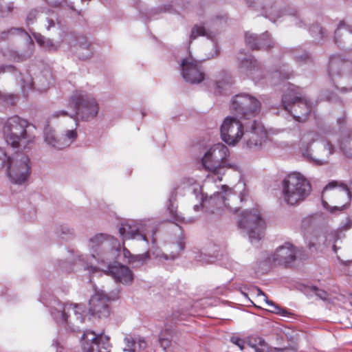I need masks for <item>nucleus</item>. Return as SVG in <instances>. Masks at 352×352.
<instances>
[{"mask_svg": "<svg viewBox=\"0 0 352 352\" xmlns=\"http://www.w3.org/2000/svg\"><path fill=\"white\" fill-rule=\"evenodd\" d=\"M229 155L228 148L222 143L211 146L204 154L201 162L206 169L211 173L207 176L204 185L199 186L195 184L192 188L196 198L201 201V206L206 208L207 212L217 215L226 212H236L239 206L236 205L238 197L234 194L233 190L226 185H222L220 190L208 197L204 189L210 185L217 177L219 181L222 180L224 174L223 170L226 166V160Z\"/></svg>", "mask_w": 352, "mask_h": 352, "instance_id": "obj_1", "label": "nucleus"}, {"mask_svg": "<svg viewBox=\"0 0 352 352\" xmlns=\"http://www.w3.org/2000/svg\"><path fill=\"white\" fill-rule=\"evenodd\" d=\"M34 129L32 124L19 116L8 118L2 126L3 137L7 144L13 148H23L34 141V136L31 134V130Z\"/></svg>", "mask_w": 352, "mask_h": 352, "instance_id": "obj_2", "label": "nucleus"}, {"mask_svg": "<svg viewBox=\"0 0 352 352\" xmlns=\"http://www.w3.org/2000/svg\"><path fill=\"white\" fill-rule=\"evenodd\" d=\"M318 134L314 131L304 133L300 140V149L302 155L316 165H322L328 162L329 156L334 152V146L327 140H321L314 145L310 152L311 143L318 139Z\"/></svg>", "mask_w": 352, "mask_h": 352, "instance_id": "obj_3", "label": "nucleus"}, {"mask_svg": "<svg viewBox=\"0 0 352 352\" xmlns=\"http://www.w3.org/2000/svg\"><path fill=\"white\" fill-rule=\"evenodd\" d=\"M282 195L284 201L294 206L303 201L310 194L309 182L300 173L289 174L282 182Z\"/></svg>", "mask_w": 352, "mask_h": 352, "instance_id": "obj_4", "label": "nucleus"}, {"mask_svg": "<svg viewBox=\"0 0 352 352\" xmlns=\"http://www.w3.org/2000/svg\"><path fill=\"white\" fill-rule=\"evenodd\" d=\"M87 245L91 253L90 258L98 263H105L116 257L120 243L113 236L99 234L90 238Z\"/></svg>", "mask_w": 352, "mask_h": 352, "instance_id": "obj_5", "label": "nucleus"}, {"mask_svg": "<svg viewBox=\"0 0 352 352\" xmlns=\"http://www.w3.org/2000/svg\"><path fill=\"white\" fill-rule=\"evenodd\" d=\"M0 166H6L7 175L11 183L22 185L25 183L30 175L31 166L27 156L11 159L7 156L5 151L0 148Z\"/></svg>", "mask_w": 352, "mask_h": 352, "instance_id": "obj_6", "label": "nucleus"}, {"mask_svg": "<svg viewBox=\"0 0 352 352\" xmlns=\"http://www.w3.org/2000/svg\"><path fill=\"white\" fill-rule=\"evenodd\" d=\"M282 105L298 122L305 121L311 110V104L294 85H289L287 92L283 96Z\"/></svg>", "mask_w": 352, "mask_h": 352, "instance_id": "obj_7", "label": "nucleus"}, {"mask_svg": "<svg viewBox=\"0 0 352 352\" xmlns=\"http://www.w3.org/2000/svg\"><path fill=\"white\" fill-rule=\"evenodd\" d=\"M51 314L56 322L70 325L73 329L84 322L85 309L81 305L55 302Z\"/></svg>", "mask_w": 352, "mask_h": 352, "instance_id": "obj_8", "label": "nucleus"}, {"mask_svg": "<svg viewBox=\"0 0 352 352\" xmlns=\"http://www.w3.org/2000/svg\"><path fill=\"white\" fill-rule=\"evenodd\" d=\"M69 101L76 109V115L83 121L93 120L98 113L99 105L97 100L84 91H74Z\"/></svg>", "mask_w": 352, "mask_h": 352, "instance_id": "obj_9", "label": "nucleus"}, {"mask_svg": "<svg viewBox=\"0 0 352 352\" xmlns=\"http://www.w3.org/2000/svg\"><path fill=\"white\" fill-rule=\"evenodd\" d=\"M230 109L237 118L248 119L260 111L261 102L254 96L240 94L232 100Z\"/></svg>", "mask_w": 352, "mask_h": 352, "instance_id": "obj_10", "label": "nucleus"}, {"mask_svg": "<svg viewBox=\"0 0 352 352\" xmlns=\"http://www.w3.org/2000/svg\"><path fill=\"white\" fill-rule=\"evenodd\" d=\"M119 233L124 239H133L143 241L148 244L150 238L153 243L155 242V228L149 221L135 224L122 223L119 228Z\"/></svg>", "mask_w": 352, "mask_h": 352, "instance_id": "obj_11", "label": "nucleus"}, {"mask_svg": "<svg viewBox=\"0 0 352 352\" xmlns=\"http://www.w3.org/2000/svg\"><path fill=\"white\" fill-rule=\"evenodd\" d=\"M239 225L247 230L252 243L258 241L264 236L265 223L257 209L245 212Z\"/></svg>", "mask_w": 352, "mask_h": 352, "instance_id": "obj_12", "label": "nucleus"}, {"mask_svg": "<svg viewBox=\"0 0 352 352\" xmlns=\"http://www.w3.org/2000/svg\"><path fill=\"white\" fill-rule=\"evenodd\" d=\"M21 34L27 39V44L23 50L19 52L10 50L3 52V56H8L10 60L16 62H22L30 58L33 54L34 45L30 36L21 28H11L8 31H3L0 33V42L7 39L10 35Z\"/></svg>", "mask_w": 352, "mask_h": 352, "instance_id": "obj_13", "label": "nucleus"}, {"mask_svg": "<svg viewBox=\"0 0 352 352\" xmlns=\"http://www.w3.org/2000/svg\"><path fill=\"white\" fill-rule=\"evenodd\" d=\"M220 131L222 140L230 146H235L245 134L243 124L233 116L224 119Z\"/></svg>", "mask_w": 352, "mask_h": 352, "instance_id": "obj_14", "label": "nucleus"}, {"mask_svg": "<svg viewBox=\"0 0 352 352\" xmlns=\"http://www.w3.org/2000/svg\"><path fill=\"white\" fill-rule=\"evenodd\" d=\"M80 342L83 352H110L109 338L107 336L86 331L82 334Z\"/></svg>", "mask_w": 352, "mask_h": 352, "instance_id": "obj_15", "label": "nucleus"}, {"mask_svg": "<svg viewBox=\"0 0 352 352\" xmlns=\"http://www.w3.org/2000/svg\"><path fill=\"white\" fill-rule=\"evenodd\" d=\"M53 76L52 72L45 69L32 79L29 75L25 76L22 79L21 87L23 91L34 88L38 91H46L52 85Z\"/></svg>", "mask_w": 352, "mask_h": 352, "instance_id": "obj_16", "label": "nucleus"}, {"mask_svg": "<svg viewBox=\"0 0 352 352\" xmlns=\"http://www.w3.org/2000/svg\"><path fill=\"white\" fill-rule=\"evenodd\" d=\"M333 190L332 194L333 196L341 197L344 199V203H340L338 206H335L331 210V212H333L336 210H343L346 208V206L349 204L351 197L352 195V183L351 185L350 189L344 184H341L338 186V183L336 182H330L328 185H327L323 191H322V199L324 197V195L329 190ZM322 204L324 208L328 207V204L327 201L322 199Z\"/></svg>", "mask_w": 352, "mask_h": 352, "instance_id": "obj_17", "label": "nucleus"}, {"mask_svg": "<svg viewBox=\"0 0 352 352\" xmlns=\"http://www.w3.org/2000/svg\"><path fill=\"white\" fill-rule=\"evenodd\" d=\"M116 298L107 296L103 291H97L89 302V310L92 315L99 318L107 317L109 314V302Z\"/></svg>", "mask_w": 352, "mask_h": 352, "instance_id": "obj_18", "label": "nucleus"}, {"mask_svg": "<svg viewBox=\"0 0 352 352\" xmlns=\"http://www.w3.org/2000/svg\"><path fill=\"white\" fill-rule=\"evenodd\" d=\"M267 140V132L259 122H254L251 130L245 133L247 146L252 150H258Z\"/></svg>", "mask_w": 352, "mask_h": 352, "instance_id": "obj_19", "label": "nucleus"}, {"mask_svg": "<svg viewBox=\"0 0 352 352\" xmlns=\"http://www.w3.org/2000/svg\"><path fill=\"white\" fill-rule=\"evenodd\" d=\"M182 71L184 79L190 83H199L204 80V74L199 67V63L192 58L182 60Z\"/></svg>", "mask_w": 352, "mask_h": 352, "instance_id": "obj_20", "label": "nucleus"}, {"mask_svg": "<svg viewBox=\"0 0 352 352\" xmlns=\"http://www.w3.org/2000/svg\"><path fill=\"white\" fill-rule=\"evenodd\" d=\"M240 61L239 66L241 74L251 77L254 80L258 81L263 78V71L258 62L251 56L238 57Z\"/></svg>", "mask_w": 352, "mask_h": 352, "instance_id": "obj_21", "label": "nucleus"}, {"mask_svg": "<svg viewBox=\"0 0 352 352\" xmlns=\"http://www.w3.org/2000/svg\"><path fill=\"white\" fill-rule=\"evenodd\" d=\"M107 265L108 272L118 282L124 285H130L133 280V274L131 270L123 265H111V261L105 263Z\"/></svg>", "mask_w": 352, "mask_h": 352, "instance_id": "obj_22", "label": "nucleus"}, {"mask_svg": "<svg viewBox=\"0 0 352 352\" xmlns=\"http://www.w3.org/2000/svg\"><path fill=\"white\" fill-rule=\"evenodd\" d=\"M296 254L294 246L289 243H286L276 249L272 256V260L278 263L289 264L295 260Z\"/></svg>", "mask_w": 352, "mask_h": 352, "instance_id": "obj_23", "label": "nucleus"}, {"mask_svg": "<svg viewBox=\"0 0 352 352\" xmlns=\"http://www.w3.org/2000/svg\"><path fill=\"white\" fill-rule=\"evenodd\" d=\"M245 42L252 50L268 49L273 46V41L269 38L267 33L258 37L252 33L247 32Z\"/></svg>", "mask_w": 352, "mask_h": 352, "instance_id": "obj_24", "label": "nucleus"}, {"mask_svg": "<svg viewBox=\"0 0 352 352\" xmlns=\"http://www.w3.org/2000/svg\"><path fill=\"white\" fill-rule=\"evenodd\" d=\"M70 120L72 122L71 127L65 129L63 135L60 138L61 143L59 145H62V148L69 146L78 137L76 131L78 125V121L72 117L70 118Z\"/></svg>", "mask_w": 352, "mask_h": 352, "instance_id": "obj_25", "label": "nucleus"}, {"mask_svg": "<svg viewBox=\"0 0 352 352\" xmlns=\"http://www.w3.org/2000/svg\"><path fill=\"white\" fill-rule=\"evenodd\" d=\"M329 74L332 76L335 74L352 76V64L349 62H336L331 60Z\"/></svg>", "mask_w": 352, "mask_h": 352, "instance_id": "obj_26", "label": "nucleus"}, {"mask_svg": "<svg viewBox=\"0 0 352 352\" xmlns=\"http://www.w3.org/2000/svg\"><path fill=\"white\" fill-rule=\"evenodd\" d=\"M339 149L346 157L352 158V131L342 134L339 142Z\"/></svg>", "mask_w": 352, "mask_h": 352, "instance_id": "obj_27", "label": "nucleus"}, {"mask_svg": "<svg viewBox=\"0 0 352 352\" xmlns=\"http://www.w3.org/2000/svg\"><path fill=\"white\" fill-rule=\"evenodd\" d=\"M44 139L45 142L52 147L58 149L62 148V145H59L61 143L60 138H58L55 134V131L49 126L45 128Z\"/></svg>", "mask_w": 352, "mask_h": 352, "instance_id": "obj_28", "label": "nucleus"}, {"mask_svg": "<svg viewBox=\"0 0 352 352\" xmlns=\"http://www.w3.org/2000/svg\"><path fill=\"white\" fill-rule=\"evenodd\" d=\"M33 36L36 43L45 50L54 51L57 50L58 46L51 39L46 38L40 34L34 33Z\"/></svg>", "mask_w": 352, "mask_h": 352, "instance_id": "obj_29", "label": "nucleus"}, {"mask_svg": "<svg viewBox=\"0 0 352 352\" xmlns=\"http://www.w3.org/2000/svg\"><path fill=\"white\" fill-rule=\"evenodd\" d=\"M248 344L255 352H270V349L267 343L261 338H253L250 339Z\"/></svg>", "mask_w": 352, "mask_h": 352, "instance_id": "obj_30", "label": "nucleus"}, {"mask_svg": "<svg viewBox=\"0 0 352 352\" xmlns=\"http://www.w3.org/2000/svg\"><path fill=\"white\" fill-rule=\"evenodd\" d=\"M257 296L258 297H261L267 305L272 307V309L270 310L272 312L278 314L282 316H285L287 313L286 310L281 309L278 305H276L272 301L269 300L267 296L259 289H257Z\"/></svg>", "mask_w": 352, "mask_h": 352, "instance_id": "obj_31", "label": "nucleus"}, {"mask_svg": "<svg viewBox=\"0 0 352 352\" xmlns=\"http://www.w3.org/2000/svg\"><path fill=\"white\" fill-rule=\"evenodd\" d=\"M90 45L85 41L84 43H80L76 51L80 58L87 59L91 55V52L89 49Z\"/></svg>", "mask_w": 352, "mask_h": 352, "instance_id": "obj_32", "label": "nucleus"}, {"mask_svg": "<svg viewBox=\"0 0 352 352\" xmlns=\"http://www.w3.org/2000/svg\"><path fill=\"white\" fill-rule=\"evenodd\" d=\"M148 257V254L147 252L142 254L133 255L131 258L128 260V262L130 264H132L134 267H139L143 265Z\"/></svg>", "mask_w": 352, "mask_h": 352, "instance_id": "obj_33", "label": "nucleus"}, {"mask_svg": "<svg viewBox=\"0 0 352 352\" xmlns=\"http://www.w3.org/2000/svg\"><path fill=\"white\" fill-rule=\"evenodd\" d=\"M336 234L334 233L327 234L324 236H319L316 239V243L320 244L322 242L325 245H329L331 243L336 241Z\"/></svg>", "mask_w": 352, "mask_h": 352, "instance_id": "obj_34", "label": "nucleus"}, {"mask_svg": "<svg viewBox=\"0 0 352 352\" xmlns=\"http://www.w3.org/2000/svg\"><path fill=\"white\" fill-rule=\"evenodd\" d=\"M206 35V30L203 26L195 25L191 31V34L190 36V41L197 38L199 36H205Z\"/></svg>", "mask_w": 352, "mask_h": 352, "instance_id": "obj_35", "label": "nucleus"}, {"mask_svg": "<svg viewBox=\"0 0 352 352\" xmlns=\"http://www.w3.org/2000/svg\"><path fill=\"white\" fill-rule=\"evenodd\" d=\"M16 97L12 94H0V102L8 104H13L15 103Z\"/></svg>", "mask_w": 352, "mask_h": 352, "instance_id": "obj_36", "label": "nucleus"}, {"mask_svg": "<svg viewBox=\"0 0 352 352\" xmlns=\"http://www.w3.org/2000/svg\"><path fill=\"white\" fill-rule=\"evenodd\" d=\"M124 342L126 344V346L123 349L124 351L134 352L135 351L136 343L133 339L126 338L124 339Z\"/></svg>", "mask_w": 352, "mask_h": 352, "instance_id": "obj_37", "label": "nucleus"}, {"mask_svg": "<svg viewBox=\"0 0 352 352\" xmlns=\"http://www.w3.org/2000/svg\"><path fill=\"white\" fill-rule=\"evenodd\" d=\"M46 21L47 23V25H46V29L50 30L51 28L55 26L56 21H57L56 14L53 12H51L46 18Z\"/></svg>", "mask_w": 352, "mask_h": 352, "instance_id": "obj_38", "label": "nucleus"}, {"mask_svg": "<svg viewBox=\"0 0 352 352\" xmlns=\"http://www.w3.org/2000/svg\"><path fill=\"white\" fill-rule=\"evenodd\" d=\"M172 199H173V195H172L169 199V205L168 206V210L169 211L170 214L172 215L173 217L177 218V208L174 206Z\"/></svg>", "mask_w": 352, "mask_h": 352, "instance_id": "obj_39", "label": "nucleus"}, {"mask_svg": "<svg viewBox=\"0 0 352 352\" xmlns=\"http://www.w3.org/2000/svg\"><path fill=\"white\" fill-rule=\"evenodd\" d=\"M314 291L315 292V294L320 299L325 300L327 299L328 294L322 289H319L316 287L314 288Z\"/></svg>", "mask_w": 352, "mask_h": 352, "instance_id": "obj_40", "label": "nucleus"}, {"mask_svg": "<svg viewBox=\"0 0 352 352\" xmlns=\"http://www.w3.org/2000/svg\"><path fill=\"white\" fill-rule=\"evenodd\" d=\"M231 342L235 345L238 346L241 349H243L244 341L237 336H233L230 339Z\"/></svg>", "mask_w": 352, "mask_h": 352, "instance_id": "obj_41", "label": "nucleus"}, {"mask_svg": "<svg viewBox=\"0 0 352 352\" xmlns=\"http://www.w3.org/2000/svg\"><path fill=\"white\" fill-rule=\"evenodd\" d=\"M16 72V69L12 65H4L0 67V74L5 72Z\"/></svg>", "mask_w": 352, "mask_h": 352, "instance_id": "obj_42", "label": "nucleus"}, {"mask_svg": "<svg viewBox=\"0 0 352 352\" xmlns=\"http://www.w3.org/2000/svg\"><path fill=\"white\" fill-rule=\"evenodd\" d=\"M67 115V113L65 111L59 110V111H54L52 114V117L54 118H58V117H60V116H66Z\"/></svg>", "mask_w": 352, "mask_h": 352, "instance_id": "obj_43", "label": "nucleus"}, {"mask_svg": "<svg viewBox=\"0 0 352 352\" xmlns=\"http://www.w3.org/2000/svg\"><path fill=\"white\" fill-rule=\"evenodd\" d=\"M273 78H274V82H272V80L270 82H271V84L276 85V83H278V82L279 81V80L280 78V73L278 72H275L273 74Z\"/></svg>", "mask_w": 352, "mask_h": 352, "instance_id": "obj_44", "label": "nucleus"}, {"mask_svg": "<svg viewBox=\"0 0 352 352\" xmlns=\"http://www.w3.org/2000/svg\"><path fill=\"white\" fill-rule=\"evenodd\" d=\"M123 255L125 258H127L128 260L131 258V256H133V255L131 254V252L126 248L123 249Z\"/></svg>", "mask_w": 352, "mask_h": 352, "instance_id": "obj_45", "label": "nucleus"}, {"mask_svg": "<svg viewBox=\"0 0 352 352\" xmlns=\"http://www.w3.org/2000/svg\"><path fill=\"white\" fill-rule=\"evenodd\" d=\"M278 352H296L294 348H285L278 350Z\"/></svg>", "mask_w": 352, "mask_h": 352, "instance_id": "obj_46", "label": "nucleus"}, {"mask_svg": "<svg viewBox=\"0 0 352 352\" xmlns=\"http://www.w3.org/2000/svg\"><path fill=\"white\" fill-rule=\"evenodd\" d=\"M345 26V24L343 22H341L339 25H338V30L336 31L335 34H336V37H337V36L338 35L340 31L341 30V29L342 28H344Z\"/></svg>", "mask_w": 352, "mask_h": 352, "instance_id": "obj_47", "label": "nucleus"}, {"mask_svg": "<svg viewBox=\"0 0 352 352\" xmlns=\"http://www.w3.org/2000/svg\"><path fill=\"white\" fill-rule=\"evenodd\" d=\"M205 256H206V255L205 256L201 255L199 256V261L200 262H201L202 263H210V261L208 259H206V258H204Z\"/></svg>", "mask_w": 352, "mask_h": 352, "instance_id": "obj_48", "label": "nucleus"}, {"mask_svg": "<svg viewBox=\"0 0 352 352\" xmlns=\"http://www.w3.org/2000/svg\"><path fill=\"white\" fill-rule=\"evenodd\" d=\"M65 6H66L71 10H74L73 3L72 2H68L67 0L65 1Z\"/></svg>", "mask_w": 352, "mask_h": 352, "instance_id": "obj_49", "label": "nucleus"}, {"mask_svg": "<svg viewBox=\"0 0 352 352\" xmlns=\"http://www.w3.org/2000/svg\"><path fill=\"white\" fill-rule=\"evenodd\" d=\"M351 226H352V221H348L347 223H346V225L344 226V229L347 230V229L350 228Z\"/></svg>", "mask_w": 352, "mask_h": 352, "instance_id": "obj_50", "label": "nucleus"}, {"mask_svg": "<svg viewBox=\"0 0 352 352\" xmlns=\"http://www.w3.org/2000/svg\"><path fill=\"white\" fill-rule=\"evenodd\" d=\"M297 60H300L301 59H303V60H306V59H308L309 58V56L307 54H305L302 56H299V57H296Z\"/></svg>", "mask_w": 352, "mask_h": 352, "instance_id": "obj_51", "label": "nucleus"}, {"mask_svg": "<svg viewBox=\"0 0 352 352\" xmlns=\"http://www.w3.org/2000/svg\"><path fill=\"white\" fill-rule=\"evenodd\" d=\"M139 346L140 348H144L146 346V343L144 340H139Z\"/></svg>", "mask_w": 352, "mask_h": 352, "instance_id": "obj_52", "label": "nucleus"}, {"mask_svg": "<svg viewBox=\"0 0 352 352\" xmlns=\"http://www.w3.org/2000/svg\"><path fill=\"white\" fill-rule=\"evenodd\" d=\"M54 6L55 7H59V6H63L61 4V3H60V2H58V1H54Z\"/></svg>", "mask_w": 352, "mask_h": 352, "instance_id": "obj_53", "label": "nucleus"}, {"mask_svg": "<svg viewBox=\"0 0 352 352\" xmlns=\"http://www.w3.org/2000/svg\"><path fill=\"white\" fill-rule=\"evenodd\" d=\"M308 245H309V248H311L312 247H314V246H315V245H316V243H314V242L310 241V242L309 243Z\"/></svg>", "mask_w": 352, "mask_h": 352, "instance_id": "obj_54", "label": "nucleus"}, {"mask_svg": "<svg viewBox=\"0 0 352 352\" xmlns=\"http://www.w3.org/2000/svg\"><path fill=\"white\" fill-rule=\"evenodd\" d=\"M316 28H317V30H318L319 32H320L321 34H324L323 30H322L321 28H320V27H317Z\"/></svg>", "mask_w": 352, "mask_h": 352, "instance_id": "obj_55", "label": "nucleus"}, {"mask_svg": "<svg viewBox=\"0 0 352 352\" xmlns=\"http://www.w3.org/2000/svg\"><path fill=\"white\" fill-rule=\"evenodd\" d=\"M337 250H338V248H337L336 245L333 244V251L335 253H336V252H337Z\"/></svg>", "mask_w": 352, "mask_h": 352, "instance_id": "obj_56", "label": "nucleus"}, {"mask_svg": "<svg viewBox=\"0 0 352 352\" xmlns=\"http://www.w3.org/2000/svg\"><path fill=\"white\" fill-rule=\"evenodd\" d=\"M217 88H219V89L222 88V86H221V85L220 84V82H217Z\"/></svg>", "mask_w": 352, "mask_h": 352, "instance_id": "obj_57", "label": "nucleus"}, {"mask_svg": "<svg viewBox=\"0 0 352 352\" xmlns=\"http://www.w3.org/2000/svg\"><path fill=\"white\" fill-rule=\"evenodd\" d=\"M199 206H198V205H195V206H194V209H195V210H199Z\"/></svg>", "mask_w": 352, "mask_h": 352, "instance_id": "obj_58", "label": "nucleus"}, {"mask_svg": "<svg viewBox=\"0 0 352 352\" xmlns=\"http://www.w3.org/2000/svg\"><path fill=\"white\" fill-rule=\"evenodd\" d=\"M78 260H79V261L84 262V258H82V256H79Z\"/></svg>", "mask_w": 352, "mask_h": 352, "instance_id": "obj_59", "label": "nucleus"}, {"mask_svg": "<svg viewBox=\"0 0 352 352\" xmlns=\"http://www.w3.org/2000/svg\"><path fill=\"white\" fill-rule=\"evenodd\" d=\"M32 20V18H30V16H28V18H27V21H28V23H29V22Z\"/></svg>", "mask_w": 352, "mask_h": 352, "instance_id": "obj_60", "label": "nucleus"}, {"mask_svg": "<svg viewBox=\"0 0 352 352\" xmlns=\"http://www.w3.org/2000/svg\"><path fill=\"white\" fill-rule=\"evenodd\" d=\"M289 74H285L283 76L284 78H289Z\"/></svg>", "mask_w": 352, "mask_h": 352, "instance_id": "obj_61", "label": "nucleus"}, {"mask_svg": "<svg viewBox=\"0 0 352 352\" xmlns=\"http://www.w3.org/2000/svg\"><path fill=\"white\" fill-rule=\"evenodd\" d=\"M338 122H340V124L344 123V120H341L340 119H338Z\"/></svg>", "mask_w": 352, "mask_h": 352, "instance_id": "obj_62", "label": "nucleus"}, {"mask_svg": "<svg viewBox=\"0 0 352 352\" xmlns=\"http://www.w3.org/2000/svg\"><path fill=\"white\" fill-rule=\"evenodd\" d=\"M8 11H11V7L10 6L8 7Z\"/></svg>", "mask_w": 352, "mask_h": 352, "instance_id": "obj_63", "label": "nucleus"}, {"mask_svg": "<svg viewBox=\"0 0 352 352\" xmlns=\"http://www.w3.org/2000/svg\"><path fill=\"white\" fill-rule=\"evenodd\" d=\"M349 32L352 34V30H349Z\"/></svg>", "mask_w": 352, "mask_h": 352, "instance_id": "obj_64", "label": "nucleus"}]
</instances>
